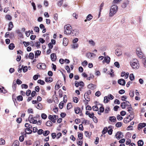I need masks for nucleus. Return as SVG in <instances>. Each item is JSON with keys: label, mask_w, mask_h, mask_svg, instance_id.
<instances>
[{"label": "nucleus", "mask_w": 146, "mask_h": 146, "mask_svg": "<svg viewBox=\"0 0 146 146\" xmlns=\"http://www.w3.org/2000/svg\"><path fill=\"white\" fill-rule=\"evenodd\" d=\"M118 10V7L115 5H113L110 9V16H113L116 13Z\"/></svg>", "instance_id": "obj_1"}, {"label": "nucleus", "mask_w": 146, "mask_h": 146, "mask_svg": "<svg viewBox=\"0 0 146 146\" xmlns=\"http://www.w3.org/2000/svg\"><path fill=\"white\" fill-rule=\"evenodd\" d=\"M72 28L70 25H67L64 26V33L67 35H70L72 32Z\"/></svg>", "instance_id": "obj_2"}, {"label": "nucleus", "mask_w": 146, "mask_h": 146, "mask_svg": "<svg viewBox=\"0 0 146 146\" xmlns=\"http://www.w3.org/2000/svg\"><path fill=\"white\" fill-rule=\"evenodd\" d=\"M138 61L136 59H134L133 62L130 63V64L132 67L135 69H137L139 67Z\"/></svg>", "instance_id": "obj_3"}, {"label": "nucleus", "mask_w": 146, "mask_h": 146, "mask_svg": "<svg viewBox=\"0 0 146 146\" xmlns=\"http://www.w3.org/2000/svg\"><path fill=\"white\" fill-rule=\"evenodd\" d=\"M115 136L116 138L118 140H119L123 137V133L121 131H117L116 133Z\"/></svg>", "instance_id": "obj_4"}, {"label": "nucleus", "mask_w": 146, "mask_h": 146, "mask_svg": "<svg viewBox=\"0 0 146 146\" xmlns=\"http://www.w3.org/2000/svg\"><path fill=\"white\" fill-rule=\"evenodd\" d=\"M37 68L39 69H45L46 65L44 63H39L37 65Z\"/></svg>", "instance_id": "obj_5"}, {"label": "nucleus", "mask_w": 146, "mask_h": 146, "mask_svg": "<svg viewBox=\"0 0 146 146\" xmlns=\"http://www.w3.org/2000/svg\"><path fill=\"white\" fill-rule=\"evenodd\" d=\"M117 82L119 84L122 86H124L125 84V80L122 78L119 79Z\"/></svg>", "instance_id": "obj_6"}, {"label": "nucleus", "mask_w": 146, "mask_h": 146, "mask_svg": "<svg viewBox=\"0 0 146 146\" xmlns=\"http://www.w3.org/2000/svg\"><path fill=\"white\" fill-rule=\"evenodd\" d=\"M79 34L78 31L77 29H75L72 31V30L71 35L72 36H76Z\"/></svg>", "instance_id": "obj_7"}, {"label": "nucleus", "mask_w": 146, "mask_h": 146, "mask_svg": "<svg viewBox=\"0 0 146 146\" xmlns=\"http://www.w3.org/2000/svg\"><path fill=\"white\" fill-rule=\"evenodd\" d=\"M146 126V123H140L138 125V129L139 130Z\"/></svg>", "instance_id": "obj_8"}, {"label": "nucleus", "mask_w": 146, "mask_h": 146, "mask_svg": "<svg viewBox=\"0 0 146 146\" xmlns=\"http://www.w3.org/2000/svg\"><path fill=\"white\" fill-rule=\"evenodd\" d=\"M110 58L108 56H107L104 57V59L103 60V62H106L107 63V64H109V63L110 62Z\"/></svg>", "instance_id": "obj_9"}, {"label": "nucleus", "mask_w": 146, "mask_h": 146, "mask_svg": "<svg viewBox=\"0 0 146 146\" xmlns=\"http://www.w3.org/2000/svg\"><path fill=\"white\" fill-rule=\"evenodd\" d=\"M50 58L52 61H55L56 59V54L54 53L50 55Z\"/></svg>", "instance_id": "obj_10"}, {"label": "nucleus", "mask_w": 146, "mask_h": 146, "mask_svg": "<svg viewBox=\"0 0 146 146\" xmlns=\"http://www.w3.org/2000/svg\"><path fill=\"white\" fill-rule=\"evenodd\" d=\"M31 127H30V128L29 127H28V128H26L25 129V133L28 134H30L32 133V131L31 129Z\"/></svg>", "instance_id": "obj_11"}, {"label": "nucleus", "mask_w": 146, "mask_h": 146, "mask_svg": "<svg viewBox=\"0 0 146 146\" xmlns=\"http://www.w3.org/2000/svg\"><path fill=\"white\" fill-rule=\"evenodd\" d=\"M96 86L93 84H90L88 85V87L89 89L94 90L96 88Z\"/></svg>", "instance_id": "obj_12"}, {"label": "nucleus", "mask_w": 146, "mask_h": 146, "mask_svg": "<svg viewBox=\"0 0 146 146\" xmlns=\"http://www.w3.org/2000/svg\"><path fill=\"white\" fill-rule=\"evenodd\" d=\"M13 27V22L11 21L10 22L8 25V31H11Z\"/></svg>", "instance_id": "obj_13"}, {"label": "nucleus", "mask_w": 146, "mask_h": 146, "mask_svg": "<svg viewBox=\"0 0 146 146\" xmlns=\"http://www.w3.org/2000/svg\"><path fill=\"white\" fill-rule=\"evenodd\" d=\"M60 81L58 80L56 84V85L55 86V89L56 90H58L60 88V85H61V83H60Z\"/></svg>", "instance_id": "obj_14"}, {"label": "nucleus", "mask_w": 146, "mask_h": 146, "mask_svg": "<svg viewBox=\"0 0 146 146\" xmlns=\"http://www.w3.org/2000/svg\"><path fill=\"white\" fill-rule=\"evenodd\" d=\"M68 39L66 38H64L63 39V44L65 46H66L68 44Z\"/></svg>", "instance_id": "obj_15"}, {"label": "nucleus", "mask_w": 146, "mask_h": 146, "mask_svg": "<svg viewBox=\"0 0 146 146\" xmlns=\"http://www.w3.org/2000/svg\"><path fill=\"white\" fill-rule=\"evenodd\" d=\"M122 54V53L120 49H117L115 50V54L117 56H119L121 55Z\"/></svg>", "instance_id": "obj_16"}, {"label": "nucleus", "mask_w": 146, "mask_h": 146, "mask_svg": "<svg viewBox=\"0 0 146 146\" xmlns=\"http://www.w3.org/2000/svg\"><path fill=\"white\" fill-rule=\"evenodd\" d=\"M74 111L75 113L77 114H79L80 113H82V111L80 110V109L79 107L75 108Z\"/></svg>", "instance_id": "obj_17"}, {"label": "nucleus", "mask_w": 146, "mask_h": 146, "mask_svg": "<svg viewBox=\"0 0 146 146\" xmlns=\"http://www.w3.org/2000/svg\"><path fill=\"white\" fill-rule=\"evenodd\" d=\"M45 80L46 82H51L53 81V79L52 78L50 77H45Z\"/></svg>", "instance_id": "obj_18"}, {"label": "nucleus", "mask_w": 146, "mask_h": 146, "mask_svg": "<svg viewBox=\"0 0 146 146\" xmlns=\"http://www.w3.org/2000/svg\"><path fill=\"white\" fill-rule=\"evenodd\" d=\"M48 119L51 121L53 123H55L56 122L55 119L53 116L51 115H49L48 117Z\"/></svg>", "instance_id": "obj_19"}, {"label": "nucleus", "mask_w": 146, "mask_h": 146, "mask_svg": "<svg viewBox=\"0 0 146 146\" xmlns=\"http://www.w3.org/2000/svg\"><path fill=\"white\" fill-rule=\"evenodd\" d=\"M127 106H129V107H128L127 108V111L129 112V113H133V108H132L131 104H127Z\"/></svg>", "instance_id": "obj_20"}, {"label": "nucleus", "mask_w": 146, "mask_h": 146, "mask_svg": "<svg viewBox=\"0 0 146 146\" xmlns=\"http://www.w3.org/2000/svg\"><path fill=\"white\" fill-rule=\"evenodd\" d=\"M35 58H37L38 56L40 55L41 52L40 51L37 50L36 51H35Z\"/></svg>", "instance_id": "obj_21"}, {"label": "nucleus", "mask_w": 146, "mask_h": 146, "mask_svg": "<svg viewBox=\"0 0 146 146\" xmlns=\"http://www.w3.org/2000/svg\"><path fill=\"white\" fill-rule=\"evenodd\" d=\"M35 106L37 109L39 110L42 109L43 108L42 105L39 103H38L37 105H35Z\"/></svg>", "instance_id": "obj_22"}, {"label": "nucleus", "mask_w": 146, "mask_h": 146, "mask_svg": "<svg viewBox=\"0 0 146 146\" xmlns=\"http://www.w3.org/2000/svg\"><path fill=\"white\" fill-rule=\"evenodd\" d=\"M0 92L4 94L6 93L7 92V90L4 89V87L1 86H0Z\"/></svg>", "instance_id": "obj_23"}, {"label": "nucleus", "mask_w": 146, "mask_h": 146, "mask_svg": "<svg viewBox=\"0 0 146 146\" xmlns=\"http://www.w3.org/2000/svg\"><path fill=\"white\" fill-rule=\"evenodd\" d=\"M109 119L111 121L113 122H115L116 120V117L115 116L110 117Z\"/></svg>", "instance_id": "obj_24"}, {"label": "nucleus", "mask_w": 146, "mask_h": 146, "mask_svg": "<svg viewBox=\"0 0 146 146\" xmlns=\"http://www.w3.org/2000/svg\"><path fill=\"white\" fill-rule=\"evenodd\" d=\"M129 120L130 119H129V117L128 116L124 118L123 119V122L125 123H127L131 121Z\"/></svg>", "instance_id": "obj_25"}, {"label": "nucleus", "mask_w": 146, "mask_h": 146, "mask_svg": "<svg viewBox=\"0 0 146 146\" xmlns=\"http://www.w3.org/2000/svg\"><path fill=\"white\" fill-rule=\"evenodd\" d=\"M30 123H32L33 124H35L37 122L36 119H35L34 118L28 120Z\"/></svg>", "instance_id": "obj_26"}, {"label": "nucleus", "mask_w": 146, "mask_h": 146, "mask_svg": "<svg viewBox=\"0 0 146 146\" xmlns=\"http://www.w3.org/2000/svg\"><path fill=\"white\" fill-rule=\"evenodd\" d=\"M138 146H143L144 144V142L142 140H139L137 142Z\"/></svg>", "instance_id": "obj_27"}, {"label": "nucleus", "mask_w": 146, "mask_h": 146, "mask_svg": "<svg viewBox=\"0 0 146 146\" xmlns=\"http://www.w3.org/2000/svg\"><path fill=\"white\" fill-rule=\"evenodd\" d=\"M15 47L14 44L13 43H11L9 46V48L10 50H12Z\"/></svg>", "instance_id": "obj_28"}, {"label": "nucleus", "mask_w": 146, "mask_h": 146, "mask_svg": "<svg viewBox=\"0 0 146 146\" xmlns=\"http://www.w3.org/2000/svg\"><path fill=\"white\" fill-rule=\"evenodd\" d=\"M127 104L125 102H123L121 103L120 106L122 108L124 109L125 108L126 106H127Z\"/></svg>", "instance_id": "obj_29"}, {"label": "nucleus", "mask_w": 146, "mask_h": 146, "mask_svg": "<svg viewBox=\"0 0 146 146\" xmlns=\"http://www.w3.org/2000/svg\"><path fill=\"white\" fill-rule=\"evenodd\" d=\"M85 134L86 137H88L90 138V137L92 133H89L88 131H85Z\"/></svg>", "instance_id": "obj_30"}, {"label": "nucleus", "mask_w": 146, "mask_h": 146, "mask_svg": "<svg viewBox=\"0 0 146 146\" xmlns=\"http://www.w3.org/2000/svg\"><path fill=\"white\" fill-rule=\"evenodd\" d=\"M46 125L48 126H52V123L51 121L49 120L47 121L46 122Z\"/></svg>", "instance_id": "obj_31"}, {"label": "nucleus", "mask_w": 146, "mask_h": 146, "mask_svg": "<svg viewBox=\"0 0 146 146\" xmlns=\"http://www.w3.org/2000/svg\"><path fill=\"white\" fill-rule=\"evenodd\" d=\"M100 105H101V106L100 108V111H100V112L102 113L104 111V108L103 107V105L102 104H100Z\"/></svg>", "instance_id": "obj_32"}, {"label": "nucleus", "mask_w": 146, "mask_h": 146, "mask_svg": "<svg viewBox=\"0 0 146 146\" xmlns=\"http://www.w3.org/2000/svg\"><path fill=\"white\" fill-rule=\"evenodd\" d=\"M22 68L23 69V70L24 72H25L27 71L28 68L27 66H24L23 65H22Z\"/></svg>", "instance_id": "obj_33"}, {"label": "nucleus", "mask_w": 146, "mask_h": 146, "mask_svg": "<svg viewBox=\"0 0 146 146\" xmlns=\"http://www.w3.org/2000/svg\"><path fill=\"white\" fill-rule=\"evenodd\" d=\"M16 33L18 34V36L20 37H21L23 36V34L20 30L19 29L17 30H16Z\"/></svg>", "instance_id": "obj_34"}, {"label": "nucleus", "mask_w": 146, "mask_h": 146, "mask_svg": "<svg viewBox=\"0 0 146 146\" xmlns=\"http://www.w3.org/2000/svg\"><path fill=\"white\" fill-rule=\"evenodd\" d=\"M108 129L107 127H105L103 130L102 133L103 134H105L108 131Z\"/></svg>", "instance_id": "obj_35"}, {"label": "nucleus", "mask_w": 146, "mask_h": 146, "mask_svg": "<svg viewBox=\"0 0 146 146\" xmlns=\"http://www.w3.org/2000/svg\"><path fill=\"white\" fill-rule=\"evenodd\" d=\"M129 78L131 81L135 79L134 76L133 74H130L129 76Z\"/></svg>", "instance_id": "obj_36"}, {"label": "nucleus", "mask_w": 146, "mask_h": 146, "mask_svg": "<svg viewBox=\"0 0 146 146\" xmlns=\"http://www.w3.org/2000/svg\"><path fill=\"white\" fill-rule=\"evenodd\" d=\"M17 98L19 101H22L23 100V97L21 95H19L17 96Z\"/></svg>", "instance_id": "obj_37"}, {"label": "nucleus", "mask_w": 146, "mask_h": 146, "mask_svg": "<svg viewBox=\"0 0 146 146\" xmlns=\"http://www.w3.org/2000/svg\"><path fill=\"white\" fill-rule=\"evenodd\" d=\"M37 83L40 84L41 85H43L45 84V82L44 81L41 80H39L37 81Z\"/></svg>", "instance_id": "obj_38"}, {"label": "nucleus", "mask_w": 146, "mask_h": 146, "mask_svg": "<svg viewBox=\"0 0 146 146\" xmlns=\"http://www.w3.org/2000/svg\"><path fill=\"white\" fill-rule=\"evenodd\" d=\"M29 58L30 59H33L34 58V54L33 52H31L29 53Z\"/></svg>", "instance_id": "obj_39"}, {"label": "nucleus", "mask_w": 146, "mask_h": 146, "mask_svg": "<svg viewBox=\"0 0 146 146\" xmlns=\"http://www.w3.org/2000/svg\"><path fill=\"white\" fill-rule=\"evenodd\" d=\"M86 56L89 58L92 59V58L91 52H88L86 54Z\"/></svg>", "instance_id": "obj_40"}, {"label": "nucleus", "mask_w": 146, "mask_h": 146, "mask_svg": "<svg viewBox=\"0 0 146 146\" xmlns=\"http://www.w3.org/2000/svg\"><path fill=\"white\" fill-rule=\"evenodd\" d=\"M21 134H22V135H23V134L21 133ZM24 140V135H22L21 136H20L19 137V140L20 142H23Z\"/></svg>", "instance_id": "obj_41"}, {"label": "nucleus", "mask_w": 146, "mask_h": 146, "mask_svg": "<svg viewBox=\"0 0 146 146\" xmlns=\"http://www.w3.org/2000/svg\"><path fill=\"white\" fill-rule=\"evenodd\" d=\"M50 133V131L48 130L45 131L43 133V135L44 136H46Z\"/></svg>", "instance_id": "obj_42"}, {"label": "nucleus", "mask_w": 146, "mask_h": 146, "mask_svg": "<svg viewBox=\"0 0 146 146\" xmlns=\"http://www.w3.org/2000/svg\"><path fill=\"white\" fill-rule=\"evenodd\" d=\"M109 96H105L104 97V102L105 103H108L109 101V100L108 98Z\"/></svg>", "instance_id": "obj_43"}, {"label": "nucleus", "mask_w": 146, "mask_h": 146, "mask_svg": "<svg viewBox=\"0 0 146 146\" xmlns=\"http://www.w3.org/2000/svg\"><path fill=\"white\" fill-rule=\"evenodd\" d=\"M92 17H92V15L90 14H89L87 16V17H86V19L90 21L92 18Z\"/></svg>", "instance_id": "obj_44"}, {"label": "nucleus", "mask_w": 146, "mask_h": 146, "mask_svg": "<svg viewBox=\"0 0 146 146\" xmlns=\"http://www.w3.org/2000/svg\"><path fill=\"white\" fill-rule=\"evenodd\" d=\"M78 137L80 139H82L83 138L82 133H79L78 135Z\"/></svg>", "instance_id": "obj_45"}, {"label": "nucleus", "mask_w": 146, "mask_h": 146, "mask_svg": "<svg viewBox=\"0 0 146 146\" xmlns=\"http://www.w3.org/2000/svg\"><path fill=\"white\" fill-rule=\"evenodd\" d=\"M122 123L121 122H118L116 123L115 126L117 127H121L122 125Z\"/></svg>", "instance_id": "obj_46"}, {"label": "nucleus", "mask_w": 146, "mask_h": 146, "mask_svg": "<svg viewBox=\"0 0 146 146\" xmlns=\"http://www.w3.org/2000/svg\"><path fill=\"white\" fill-rule=\"evenodd\" d=\"M129 117H130V120L129 121H131L134 118V115L133 113H131L128 116Z\"/></svg>", "instance_id": "obj_47"}, {"label": "nucleus", "mask_w": 146, "mask_h": 146, "mask_svg": "<svg viewBox=\"0 0 146 146\" xmlns=\"http://www.w3.org/2000/svg\"><path fill=\"white\" fill-rule=\"evenodd\" d=\"M41 117L42 119H45L47 118V116L45 113H42L41 114Z\"/></svg>", "instance_id": "obj_48"}, {"label": "nucleus", "mask_w": 146, "mask_h": 146, "mask_svg": "<svg viewBox=\"0 0 146 146\" xmlns=\"http://www.w3.org/2000/svg\"><path fill=\"white\" fill-rule=\"evenodd\" d=\"M64 102H63L62 101L61 102H60V103L59 104V108L60 109H61L63 108V106H64Z\"/></svg>", "instance_id": "obj_49"}, {"label": "nucleus", "mask_w": 146, "mask_h": 146, "mask_svg": "<svg viewBox=\"0 0 146 146\" xmlns=\"http://www.w3.org/2000/svg\"><path fill=\"white\" fill-rule=\"evenodd\" d=\"M134 94V91L133 90H131L130 91L129 95L131 97H133Z\"/></svg>", "instance_id": "obj_50"}, {"label": "nucleus", "mask_w": 146, "mask_h": 146, "mask_svg": "<svg viewBox=\"0 0 146 146\" xmlns=\"http://www.w3.org/2000/svg\"><path fill=\"white\" fill-rule=\"evenodd\" d=\"M59 96L60 98L62 97V92L61 89H60L58 91Z\"/></svg>", "instance_id": "obj_51"}, {"label": "nucleus", "mask_w": 146, "mask_h": 146, "mask_svg": "<svg viewBox=\"0 0 146 146\" xmlns=\"http://www.w3.org/2000/svg\"><path fill=\"white\" fill-rule=\"evenodd\" d=\"M92 109L94 111H98L99 109L96 106H94L92 107Z\"/></svg>", "instance_id": "obj_52"}, {"label": "nucleus", "mask_w": 146, "mask_h": 146, "mask_svg": "<svg viewBox=\"0 0 146 146\" xmlns=\"http://www.w3.org/2000/svg\"><path fill=\"white\" fill-rule=\"evenodd\" d=\"M39 28L38 27H34V30L37 33H39Z\"/></svg>", "instance_id": "obj_53"}, {"label": "nucleus", "mask_w": 146, "mask_h": 146, "mask_svg": "<svg viewBox=\"0 0 146 146\" xmlns=\"http://www.w3.org/2000/svg\"><path fill=\"white\" fill-rule=\"evenodd\" d=\"M91 91L90 90H89L87 91V92H86L84 95V97H85L86 96H87V95H89L91 94Z\"/></svg>", "instance_id": "obj_54"}, {"label": "nucleus", "mask_w": 146, "mask_h": 146, "mask_svg": "<svg viewBox=\"0 0 146 146\" xmlns=\"http://www.w3.org/2000/svg\"><path fill=\"white\" fill-rule=\"evenodd\" d=\"M117 118L118 120L119 121L123 119V117L119 114L117 115Z\"/></svg>", "instance_id": "obj_55"}, {"label": "nucleus", "mask_w": 146, "mask_h": 146, "mask_svg": "<svg viewBox=\"0 0 146 146\" xmlns=\"http://www.w3.org/2000/svg\"><path fill=\"white\" fill-rule=\"evenodd\" d=\"M5 18L9 20H11L12 17L10 15H8L6 16Z\"/></svg>", "instance_id": "obj_56"}, {"label": "nucleus", "mask_w": 146, "mask_h": 146, "mask_svg": "<svg viewBox=\"0 0 146 146\" xmlns=\"http://www.w3.org/2000/svg\"><path fill=\"white\" fill-rule=\"evenodd\" d=\"M43 132V130L41 129H39L37 131V133L38 135L42 134Z\"/></svg>", "instance_id": "obj_57"}, {"label": "nucleus", "mask_w": 146, "mask_h": 146, "mask_svg": "<svg viewBox=\"0 0 146 146\" xmlns=\"http://www.w3.org/2000/svg\"><path fill=\"white\" fill-rule=\"evenodd\" d=\"M23 43L25 46L26 47L27 46L30 45V43L29 42L23 41Z\"/></svg>", "instance_id": "obj_58"}, {"label": "nucleus", "mask_w": 146, "mask_h": 146, "mask_svg": "<svg viewBox=\"0 0 146 146\" xmlns=\"http://www.w3.org/2000/svg\"><path fill=\"white\" fill-rule=\"evenodd\" d=\"M21 87L22 88L27 89L28 88V86L26 84H23L21 85Z\"/></svg>", "instance_id": "obj_59"}, {"label": "nucleus", "mask_w": 146, "mask_h": 146, "mask_svg": "<svg viewBox=\"0 0 146 146\" xmlns=\"http://www.w3.org/2000/svg\"><path fill=\"white\" fill-rule=\"evenodd\" d=\"M110 110V107H108L105 108V113H108L109 111Z\"/></svg>", "instance_id": "obj_60"}, {"label": "nucleus", "mask_w": 146, "mask_h": 146, "mask_svg": "<svg viewBox=\"0 0 146 146\" xmlns=\"http://www.w3.org/2000/svg\"><path fill=\"white\" fill-rule=\"evenodd\" d=\"M39 41L40 43H41L42 44H43L45 42V40L42 38H40L39 39Z\"/></svg>", "instance_id": "obj_61"}, {"label": "nucleus", "mask_w": 146, "mask_h": 146, "mask_svg": "<svg viewBox=\"0 0 146 146\" xmlns=\"http://www.w3.org/2000/svg\"><path fill=\"white\" fill-rule=\"evenodd\" d=\"M14 34L13 32H11L9 34V37L10 38H13L14 37Z\"/></svg>", "instance_id": "obj_62"}, {"label": "nucleus", "mask_w": 146, "mask_h": 146, "mask_svg": "<svg viewBox=\"0 0 146 146\" xmlns=\"http://www.w3.org/2000/svg\"><path fill=\"white\" fill-rule=\"evenodd\" d=\"M89 43L93 46H94L95 45V43L94 41L92 40H90L89 41Z\"/></svg>", "instance_id": "obj_63"}, {"label": "nucleus", "mask_w": 146, "mask_h": 146, "mask_svg": "<svg viewBox=\"0 0 146 146\" xmlns=\"http://www.w3.org/2000/svg\"><path fill=\"white\" fill-rule=\"evenodd\" d=\"M143 54L142 52H141L139 53V54H137V56L140 58H142L143 57Z\"/></svg>", "instance_id": "obj_64"}]
</instances>
